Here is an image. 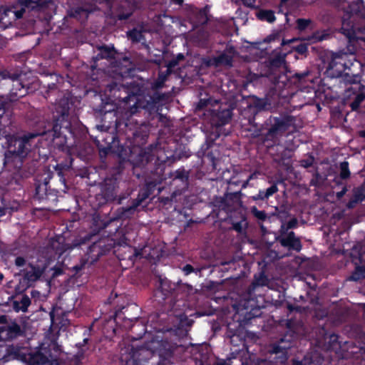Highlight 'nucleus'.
Returning a JSON list of instances; mask_svg holds the SVG:
<instances>
[{
    "label": "nucleus",
    "instance_id": "1",
    "mask_svg": "<svg viewBox=\"0 0 365 365\" xmlns=\"http://www.w3.org/2000/svg\"><path fill=\"white\" fill-rule=\"evenodd\" d=\"M109 91L113 93L115 98L120 102L130 106V110L125 112L122 118L117 115V106L113 101H102L101 104L94 109L96 118H100L101 123H106L107 118L109 124L115 123V128H125L126 133L132 136L138 143H145L149 136V130L143 123H138L133 115L138 112V96L134 93H130L129 88L124 85H118L116 83H110Z\"/></svg>",
    "mask_w": 365,
    "mask_h": 365
},
{
    "label": "nucleus",
    "instance_id": "2",
    "mask_svg": "<svg viewBox=\"0 0 365 365\" xmlns=\"http://www.w3.org/2000/svg\"><path fill=\"white\" fill-rule=\"evenodd\" d=\"M33 138V135L6 136L7 150L4 153L1 180L8 190H20L24 180L36 172V163L25 161L31 151Z\"/></svg>",
    "mask_w": 365,
    "mask_h": 365
},
{
    "label": "nucleus",
    "instance_id": "3",
    "mask_svg": "<svg viewBox=\"0 0 365 365\" xmlns=\"http://www.w3.org/2000/svg\"><path fill=\"white\" fill-rule=\"evenodd\" d=\"M269 279L264 272L255 274L252 284L249 286L247 293L240 299L239 302L234 306L236 314L239 315V323L228 324L225 335L230 339V343L237 346L239 342L242 341L243 329L242 325H247L251 320L261 316V309L263 304L264 297L262 295L256 296L255 289L257 287H262L268 284Z\"/></svg>",
    "mask_w": 365,
    "mask_h": 365
},
{
    "label": "nucleus",
    "instance_id": "4",
    "mask_svg": "<svg viewBox=\"0 0 365 365\" xmlns=\"http://www.w3.org/2000/svg\"><path fill=\"white\" fill-rule=\"evenodd\" d=\"M173 349L166 340L158 341L141 346L131 345L128 354H122L124 365H169Z\"/></svg>",
    "mask_w": 365,
    "mask_h": 365
},
{
    "label": "nucleus",
    "instance_id": "5",
    "mask_svg": "<svg viewBox=\"0 0 365 365\" xmlns=\"http://www.w3.org/2000/svg\"><path fill=\"white\" fill-rule=\"evenodd\" d=\"M71 101L63 96L55 105L56 115H53L51 132L55 148L63 152H69L70 148L76 143V135L69 119ZM50 132V130H48Z\"/></svg>",
    "mask_w": 365,
    "mask_h": 365
},
{
    "label": "nucleus",
    "instance_id": "6",
    "mask_svg": "<svg viewBox=\"0 0 365 365\" xmlns=\"http://www.w3.org/2000/svg\"><path fill=\"white\" fill-rule=\"evenodd\" d=\"M232 116V108L230 105L221 104L217 109L209 111L207 122L203 125V131L205 134V142L201 146L202 155L210 160L213 164L216 159L210 150L215 141L220 138L224 125L229 123Z\"/></svg>",
    "mask_w": 365,
    "mask_h": 365
},
{
    "label": "nucleus",
    "instance_id": "7",
    "mask_svg": "<svg viewBox=\"0 0 365 365\" xmlns=\"http://www.w3.org/2000/svg\"><path fill=\"white\" fill-rule=\"evenodd\" d=\"M78 351L74 355L67 356L64 361L59 359L62 350L61 346L56 342H51L47 347L30 354L28 365H82V360L85 356L82 342L76 344Z\"/></svg>",
    "mask_w": 365,
    "mask_h": 365
},
{
    "label": "nucleus",
    "instance_id": "8",
    "mask_svg": "<svg viewBox=\"0 0 365 365\" xmlns=\"http://www.w3.org/2000/svg\"><path fill=\"white\" fill-rule=\"evenodd\" d=\"M187 287L175 284L167 278H159V284L153 292V299L160 306L168 305V309L175 312L186 306Z\"/></svg>",
    "mask_w": 365,
    "mask_h": 365
},
{
    "label": "nucleus",
    "instance_id": "9",
    "mask_svg": "<svg viewBox=\"0 0 365 365\" xmlns=\"http://www.w3.org/2000/svg\"><path fill=\"white\" fill-rule=\"evenodd\" d=\"M96 128L100 131L99 134L95 137L90 135V137L99 150H103L106 153L113 152L123 155V147L120 143L118 135L121 133L125 134L127 140L132 141L134 146L140 147L145 144L135 142L132 136H129L126 133L124 126H123L122 129H117L115 128V123L106 125V123H103L97 125Z\"/></svg>",
    "mask_w": 365,
    "mask_h": 365
},
{
    "label": "nucleus",
    "instance_id": "10",
    "mask_svg": "<svg viewBox=\"0 0 365 365\" xmlns=\"http://www.w3.org/2000/svg\"><path fill=\"white\" fill-rule=\"evenodd\" d=\"M296 119L287 113L271 115L264 123L267 133L262 135V143L267 147L271 148L277 143L279 138L288 132L291 127L295 125Z\"/></svg>",
    "mask_w": 365,
    "mask_h": 365
},
{
    "label": "nucleus",
    "instance_id": "11",
    "mask_svg": "<svg viewBox=\"0 0 365 365\" xmlns=\"http://www.w3.org/2000/svg\"><path fill=\"white\" fill-rule=\"evenodd\" d=\"M357 19L365 20V6L363 0L353 1L344 8L340 30L349 42L356 41L358 38L356 34L362 32L363 28L354 24Z\"/></svg>",
    "mask_w": 365,
    "mask_h": 365
},
{
    "label": "nucleus",
    "instance_id": "12",
    "mask_svg": "<svg viewBox=\"0 0 365 365\" xmlns=\"http://www.w3.org/2000/svg\"><path fill=\"white\" fill-rule=\"evenodd\" d=\"M326 70L324 75L330 78H342L346 85L354 81V75L350 76L349 73H344L346 69L350 70L351 63L347 60L345 54L332 53L327 61H324Z\"/></svg>",
    "mask_w": 365,
    "mask_h": 365
},
{
    "label": "nucleus",
    "instance_id": "13",
    "mask_svg": "<svg viewBox=\"0 0 365 365\" xmlns=\"http://www.w3.org/2000/svg\"><path fill=\"white\" fill-rule=\"evenodd\" d=\"M170 75L169 71H160L158 78L151 83V90L145 97V106L151 110H158L162 105H165L168 95L160 91L165 86V83Z\"/></svg>",
    "mask_w": 365,
    "mask_h": 365
},
{
    "label": "nucleus",
    "instance_id": "14",
    "mask_svg": "<svg viewBox=\"0 0 365 365\" xmlns=\"http://www.w3.org/2000/svg\"><path fill=\"white\" fill-rule=\"evenodd\" d=\"M133 320L126 319L122 310L119 309L113 315V322L120 327L129 329L131 333V337L133 340L141 339L147 331L146 325L142 322L135 318L134 323Z\"/></svg>",
    "mask_w": 365,
    "mask_h": 365
},
{
    "label": "nucleus",
    "instance_id": "15",
    "mask_svg": "<svg viewBox=\"0 0 365 365\" xmlns=\"http://www.w3.org/2000/svg\"><path fill=\"white\" fill-rule=\"evenodd\" d=\"M114 242L108 237L101 238L93 242L88 248L86 260L91 264L96 262L101 257L110 252L113 248Z\"/></svg>",
    "mask_w": 365,
    "mask_h": 365
},
{
    "label": "nucleus",
    "instance_id": "16",
    "mask_svg": "<svg viewBox=\"0 0 365 365\" xmlns=\"http://www.w3.org/2000/svg\"><path fill=\"white\" fill-rule=\"evenodd\" d=\"M295 339V332L287 331L275 343L272 344L269 352L276 355L279 354V362H285L287 359V350L293 346Z\"/></svg>",
    "mask_w": 365,
    "mask_h": 365
},
{
    "label": "nucleus",
    "instance_id": "17",
    "mask_svg": "<svg viewBox=\"0 0 365 365\" xmlns=\"http://www.w3.org/2000/svg\"><path fill=\"white\" fill-rule=\"evenodd\" d=\"M241 191H235L229 192L227 191L223 196H215L213 199L212 204L214 207L225 211V212H231L236 207L240 206Z\"/></svg>",
    "mask_w": 365,
    "mask_h": 365
},
{
    "label": "nucleus",
    "instance_id": "18",
    "mask_svg": "<svg viewBox=\"0 0 365 365\" xmlns=\"http://www.w3.org/2000/svg\"><path fill=\"white\" fill-rule=\"evenodd\" d=\"M97 200L99 204H105L110 202L118 201V204L121 203V198H117V186L115 180L106 179L101 187V192L97 195Z\"/></svg>",
    "mask_w": 365,
    "mask_h": 365
},
{
    "label": "nucleus",
    "instance_id": "19",
    "mask_svg": "<svg viewBox=\"0 0 365 365\" xmlns=\"http://www.w3.org/2000/svg\"><path fill=\"white\" fill-rule=\"evenodd\" d=\"M51 175V173H48L47 176L43 179V183L36 182L35 184L34 198L39 201L54 200L56 199L58 193V190H51L48 186L49 181L52 178Z\"/></svg>",
    "mask_w": 365,
    "mask_h": 365
},
{
    "label": "nucleus",
    "instance_id": "20",
    "mask_svg": "<svg viewBox=\"0 0 365 365\" xmlns=\"http://www.w3.org/2000/svg\"><path fill=\"white\" fill-rule=\"evenodd\" d=\"M25 334V330L16 322H5L0 326V340L12 341Z\"/></svg>",
    "mask_w": 365,
    "mask_h": 365
},
{
    "label": "nucleus",
    "instance_id": "21",
    "mask_svg": "<svg viewBox=\"0 0 365 365\" xmlns=\"http://www.w3.org/2000/svg\"><path fill=\"white\" fill-rule=\"evenodd\" d=\"M28 267L29 269L22 270L24 279L28 283H33L40 279L47 269V264L44 261L37 260L29 262Z\"/></svg>",
    "mask_w": 365,
    "mask_h": 365
},
{
    "label": "nucleus",
    "instance_id": "22",
    "mask_svg": "<svg viewBox=\"0 0 365 365\" xmlns=\"http://www.w3.org/2000/svg\"><path fill=\"white\" fill-rule=\"evenodd\" d=\"M310 74L309 71L302 73H295L292 76H288L285 74L280 75L276 83L279 87L284 88H289L292 84H294L297 87H299L302 83L307 81H312L307 79Z\"/></svg>",
    "mask_w": 365,
    "mask_h": 365
},
{
    "label": "nucleus",
    "instance_id": "23",
    "mask_svg": "<svg viewBox=\"0 0 365 365\" xmlns=\"http://www.w3.org/2000/svg\"><path fill=\"white\" fill-rule=\"evenodd\" d=\"M276 240L282 247L287 248L289 251L299 252L302 248L300 239L295 236V233L293 231L285 233L279 232V235L276 237Z\"/></svg>",
    "mask_w": 365,
    "mask_h": 365
},
{
    "label": "nucleus",
    "instance_id": "24",
    "mask_svg": "<svg viewBox=\"0 0 365 365\" xmlns=\"http://www.w3.org/2000/svg\"><path fill=\"white\" fill-rule=\"evenodd\" d=\"M352 95L354 96V98L349 106L351 110H357L365 99V94L361 91V85L355 83L354 80L346 84L344 93L345 98H351Z\"/></svg>",
    "mask_w": 365,
    "mask_h": 365
},
{
    "label": "nucleus",
    "instance_id": "25",
    "mask_svg": "<svg viewBox=\"0 0 365 365\" xmlns=\"http://www.w3.org/2000/svg\"><path fill=\"white\" fill-rule=\"evenodd\" d=\"M18 3L27 9L48 13L55 10L56 7L53 0H18Z\"/></svg>",
    "mask_w": 365,
    "mask_h": 365
},
{
    "label": "nucleus",
    "instance_id": "26",
    "mask_svg": "<svg viewBox=\"0 0 365 365\" xmlns=\"http://www.w3.org/2000/svg\"><path fill=\"white\" fill-rule=\"evenodd\" d=\"M230 218V222L232 228L237 233L242 234L246 232L248 227V222L245 213L240 210H233L231 212H226Z\"/></svg>",
    "mask_w": 365,
    "mask_h": 365
},
{
    "label": "nucleus",
    "instance_id": "27",
    "mask_svg": "<svg viewBox=\"0 0 365 365\" xmlns=\"http://www.w3.org/2000/svg\"><path fill=\"white\" fill-rule=\"evenodd\" d=\"M26 354L22 352V347L10 345L7 347L0 345V364H4L12 359H24Z\"/></svg>",
    "mask_w": 365,
    "mask_h": 365
},
{
    "label": "nucleus",
    "instance_id": "28",
    "mask_svg": "<svg viewBox=\"0 0 365 365\" xmlns=\"http://www.w3.org/2000/svg\"><path fill=\"white\" fill-rule=\"evenodd\" d=\"M133 71V68L132 62L127 56L123 57L119 61H116L112 69V72L115 74V78H119L128 77Z\"/></svg>",
    "mask_w": 365,
    "mask_h": 365
},
{
    "label": "nucleus",
    "instance_id": "29",
    "mask_svg": "<svg viewBox=\"0 0 365 365\" xmlns=\"http://www.w3.org/2000/svg\"><path fill=\"white\" fill-rule=\"evenodd\" d=\"M89 12L82 6L72 7L67 11V14L63 19L62 26L67 28L70 26V19H74L81 23L86 21L88 17Z\"/></svg>",
    "mask_w": 365,
    "mask_h": 365
},
{
    "label": "nucleus",
    "instance_id": "30",
    "mask_svg": "<svg viewBox=\"0 0 365 365\" xmlns=\"http://www.w3.org/2000/svg\"><path fill=\"white\" fill-rule=\"evenodd\" d=\"M11 73L17 74L18 77L16 79H11L13 81V85L9 96L11 101H16L25 96L27 91L25 88V86L21 82V74L17 72H11Z\"/></svg>",
    "mask_w": 365,
    "mask_h": 365
},
{
    "label": "nucleus",
    "instance_id": "31",
    "mask_svg": "<svg viewBox=\"0 0 365 365\" xmlns=\"http://www.w3.org/2000/svg\"><path fill=\"white\" fill-rule=\"evenodd\" d=\"M88 240V239L86 237L75 239L71 244L58 243L56 246L55 245V242H53L52 247L55 250L56 255H58V257H60L67 251L71 250L76 247H81L82 245L86 244Z\"/></svg>",
    "mask_w": 365,
    "mask_h": 365
},
{
    "label": "nucleus",
    "instance_id": "32",
    "mask_svg": "<svg viewBox=\"0 0 365 365\" xmlns=\"http://www.w3.org/2000/svg\"><path fill=\"white\" fill-rule=\"evenodd\" d=\"M286 56L287 53L278 52L265 61L266 67L268 68L270 74L273 73L285 64Z\"/></svg>",
    "mask_w": 365,
    "mask_h": 365
},
{
    "label": "nucleus",
    "instance_id": "33",
    "mask_svg": "<svg viewBox=\"0 0 365 365\" xmlns=\"http://www.w3.org/2000/svg\"><path fill=\"white\" fill-rule=\"evenodd\" d=\"M150 195V192L148 188L143 190H140L138 195V197L132 200V203L130 206L125 208L123 207L124 210V215H125L126 212L130 214L132 213L138 206L142 204L144 200L149 197Z\"/></svg>",
    "mask_w": 365,
    "mask_h": 365
},
{
    "label": "nucleus",
    "instance_id": "34",
    "mask_svg": "<svg viewBox=\"0 0 365 365\" xmlns=\"http://www.w3.org/2000/svg\"><path fill=\"white\" fill-rule=\"evenodd\" d=\"M14 21L11 9H0V31L11 26Z\"/></svg>",
    "mask_w": 365,
    "mask_h": 365
},
{
    "label": "nucleus",
    "instance_id": "35",
    "mask_svg": "<svg viewBox=\"0 0 365 365\" xmlns=\"http://www.w3.org/2000/svg\"><path fill=\"white\" fill-rule=\"evenodd\" d=\"M268 105L266 98L255 97L252 101L248 105L247 108L252 114L255 115L257 113L265 110Z\"/></svg>",
    "mask_w": 365,
    "mask_h": 365
},
{
    "label": "nucleus",
    "instance_id": "36",
    "mask_svg": "<svg viewBox=\"0 0 365 365\" xmlns=\"http://www.w3.org/2000/svg\"><path fill=\"white\" fill-rule=\"evenodd\" d=\"M31 304V299L26 294H21L19 297H17L15 300L13 302V308L14 309L19 312L20 311L23 312H26L28 310V307Z\"/></svg>",
    "mask_w": 365,
    "mask_h": 365
},
{
    "label": "nucleus",
    "instance_id": "37",
    "mask_svg": "<svg viewBox=\"0 0 365 365\" xmlns=\"http://www.w3.org/2000/svg\"><path fill=\"white\" fill-rule=\"evenodd\" d=\"M277 191L278 187L276 183H274L266 190H259L258 193L255 195H253L252 198L254 201L265 200H267L270 196H272Z\"/></svg>",
    "mask_w": 365,
    "mask_h": 365
},
{
    "label": "nucleus",
    "instance_id": "38",
    "mask_svg": "<svg viewBox=\"0 0 365 365\" xmlns=\"http://www.w3.org/2000/svg\"><path fill=\"white\" fill-rule=\"evenodd\" d=\"M351 176V172L349 170V164L347 161H343L339 164V173L334 178V181L336 184H342L341 180H346Z\"/></svg>",
    "mask_w": 365,
    "mask_h": 365
},
{
    "label": "nucleus",
    "instance_id": "39",
    "mask_svg": "<svg viewBox=\"0 0 365 365\" xmlns=\"http://www.w3.org/2000/svg\"><path fill=\"white\" fill-rule=\"evenodd\" d=\"M69 158V163H58L55 168L58 180L61 183V185H63L64 188H67V187L66 185V178L64 177L63 171L69 170L72 166L73 158L71 157Z\"/></svg>",
    "mask_w": 365,
    "mask_h": 365
},
{
    "label": "nucleus",
    "instance_id": "40",
    "mask_svg": "<svg viewBox=\"0 0 365 365\" xmlns=\"http://www.w3.org/2000/svg\"><path fill=\"white\" fill-rule=\"evenodd\" d=\"M156 150L157 145L153 144L150 145L145 150L140 149L139 153L140 160L142 162L145 160L146 163L152 161L155 158Z\"/></svg>",
    "mask_w": 365,
    "mask_h": 365
},
{
    "label": "nucleus",
    "instance_id": "41",
    "mask_svg": "<svg viewBox=\"0 0 365 365\" xmlns=\"http://www.w3.org/2000/svg\"><path fill=\"white\" fill-rule=\"evenodd\" d=\"M365 200V194L362 188H357L354 191L352 197L347 203L349 208H353L356 204L363 202Z\"/></svg>",
    "mask_w": 365,
    "mask_h": 365
},
{
    "label": "nucleus",
    "instance_id": "42",
    "mask_svg": "<svg viewBox=\"0 0 365 365\" xmlns=\"http://www.w3.org/2000/svg\"><path fill=\"white\" fill-rule=\"evenodd\" d=\"M365 279V266L356 265L351 274L348 277V280L358 282Z\"/></svg>",
    "mask_w": 365,
    "mask_h": 365
},
{
    "label": "nucleus",
    "instance_id": "43",
    "mask_svg": "<svg viewBox=\"0 0 365 365\" xmlns=\"http://www.w3.org/2000/svg\"><path fill=\"white\" fill-rule=\"evenodd\" d=\"M257 17L259 20L266 21L268 23H274L276 21L274 12L272 10H266V9L260 10L257 13Z\"/></svg>",
    "mask_w": 365,
    "mask_h": 365
},
{
    "label": "nucleus",
    "instance_id": "44",
    "mask_svg": "<svg viewBox=\"0 0 365 365\" xmlns=\"http://www.w3.org/2000/svg\"><path fill=\"white\" fill-rule=\"evenodd\" d=\"M163 106L164 105H162L160 108H158V110H151L145 106V100L141 102L138 99V103L137 104L138 109L139 108H142L145 109V110H147L150 115H153V114L155 115L156 117L158 118V120L160 122H163V120L166 118V117L160 113L163 109Z\"/></svg>",
    "mask_w": 365,
    "mask_h": 365
},
{
    "label": "nucleus",
    "instance_id": "45",
    "mask_svg": "<svg viewBox=\"0 0 365 365\" xmlns=\"http://www.w3.org/2000/svg\"><path fill=\"white\" fill-rule=\"evenodd\" d=\"M214 61L217 66L219 65H225L230 66L232 62V57L226 53H222L220 55L217 56L214 58Z\"/></svg>",
    "mask_w": 365,
    "mask_h": 365
},
{
    "label": "nucleus",
    "instance_id": "46",
    "mask_svg": "<svg viewBox=\"0 0 365 365\" xmlns=\"http://www.w3.org/2000/svg\"><path fill=\"white\" fill-rule=\"evenodd\" d=\"M298 226V220L296 217H292L287 222H282L279 229V232H289V230L295 229Z\"/></svg>",
    "mask_w": 365,
    "mask_h": 365
},
{
    "label": "nucleus",
    "instance_id": "47",
    "mask_svg": "<svg viewBox=\"0 0 365 365\" xmlns=\"http://www.w3.org/2000/svg\"><path fill=\"white\" fill-rule=\"evenodd\" d=\"M174 180H179L183 184H187L189 180V172L184 168L178 169L173 174Z\"/></svg>",
    "mask_w": 365,
    "mask_h": 365
},
{
    "label": "nucleus",
    "instance_id": "48",
    "mask_svg": "<svg viewBox=\"0 0 365 365\" xmlns=\"http://www.w3.org/2000/svg\"><path fill=\"white\" fill-rule=\"evenodd\" d=\"M248 181H249V179H247V180H241L240 179H239V178L237 176H232L227 181V184L229 185L227 189H230V188L231 189V187L232 185H234V186H239L240 185L242 186V188H245V187H247V185L248 184Z\"/></svg>",
    "mask_w": 365,
    "mask_h": 365
},
{
    "label": "nucleus",
    "instance_id": "49",
    "mask_svg": "<svg viewBox=\"0 0 365 365\" xmlns=\"http://www.w3.org/2000/svg\"><path fill=\"white\" fill-rule=\"evenodd\" d=\"M127 34L133 42H140L144 38L143 33L136 29L128 31Z\"/></svg>",
    "mask_w": 365,
    "mask_h": 365
},
{
    "label": "nucleus",
    "instance_id": "50",
    "mask_svg": "<svg viewBox=\"0 0 365 365\" xmlns=\"http://www.w3.org/2000/svg\"><path fill=\"white\" fill-rule=\"evenodd\" d=\"M252 215L258 220L264 222L268 218L267 214L264 210H259L255 206L250 208Z\"/></svg>",
    "mask_w": 365,
    "mask_h": 365
},
{
    "label": "nucleus",
    "instance_id": "51",
    "mask_svg": "<svg viewBox=\"0 0 365 365\" xmlns=\"http://www.w3.org/2000/svg\"><path fill=\"white\" fill-rule=\"evenodd\" d=\"M110 221H106L105 222H103L102 221L98 220L96 218L93 219V227L94 231H96L97 232H100L101 230L106 228L109 224H110Z\"/></svg>",
    "mask_w": 365,
    "mask_h": 365
},
{
    "label": "nucleus",
    "instance_id": "52",
    "mask_svg": "<svg viewBox=\"0 0 365 365\" xmlns=\"http://www.w3.org/2000/svg\"><path fill=\"white\" fill-rule=\"evenodd\" d=\"M113 50L107 47V46H102L101 48V52L98 54L100 56L101 58H110L113 57Z\"/></svg>",
    "mask_w": 365,
    "mask_h": 365
},
{
    "label": "nucleus",
    "instance_id": "53",
    "mask_svg": "<svg viewBox=\"0 0 365 365\" xmlns=\"http://www.w3.org/2000/svg\"><path fill=\"white\" fill-rule=\"evenodd\" d=\"M88 261L86 259H82L79 264L73 266L71 268L72 272H73V276L78 275L85 267L86 264H87Z\"/></svg>",
    "mask_w": 365,
    "mask_h": 365
},
{
    "label": "nucleus",
    "instance_id": "54",
    "mask_svg": "<svg viewBox=\"0 0 365 365\" xmlns=\"http://www.w3.org/2000/svg\"><path fill=\"white\" fill-rule=\"evenodd\" d=\"M292 49L300 55H305L308 51V45L306 43H300L297 46H292Z\"/></svg>",
    "mask_w": 365,
    "mask_h": 365
},
{
    "label": "nucleus",
    "instance_id": "55",
    "mask_svg": "<svg viewBox=\"0 0 365 365\" xmlns=\"http://www.w3.org/2000/svg\"><path fill=\"white\" fill-rule=\"evenodd\" d=\"M18 77L17 74L11 73V71L3 70L0 71V80L2 79H16Z\"/></svg>",
    "mask_w": 365,
    "mask_h": 365
},
{
    "label": "nucleus",
    "instance_id": "56",
    "mask_svg": "<svg viewBox=\"0 0 365 365\" xmlns=\"http://www.w3.org/2000/svg\"><path fill=\"white\" fill-rule=\"evenodd\" d=\"M314 162V158L312 155H310L307 158L301 160L299 161V165L304 168H308L313 165Z\"/></svg>",
    "mask_w": 365,
    "mask_h": 365
},
{
    "label": "nucleus",
    "instance_id": "57",
    "mask_svg": "<svg viewBox=\"0 0 365 365\" xmlns=\"http://www.w3.org/2000/svg\"><path fill=\"white\" fill-rule=\"evenodd\" d=\"M312 363V359L308 358L305 356L302 360H298L297 359H292V365H309Z\"/></svg>",
    "mask_w": 365,
    "mask_h": 365
},
{
    "label": "nucleus",
    "instance_id": "58",
    "mask_svg": "<svg viewBox=\"0 0 365 365\" xmlns=\"http://www.w3.org/2000/svg\"><path fill=\"white\" fill-rule=\"evenodd\" d=\"M310 20L305 19H298L297 20V26L299 30H305L310 24Z\"/></svg>",
    "mask_w": 365,
    "mask_h": 365
},
{
    "label": "nucleus",
    "instance_id": "59",
    "mask_svg": "<svg viewBox=\"0 0 365 365\" xmlns=\"http://www.w3.org/2000/svg\"><path fill=\"white\" fill-rule=\"evenodd\" d=\"M322 178L321 175L316 170L315 173L313 175V178H312L310 181V185L319 187L321 185L320 180Z\"/></svg>",
    "mask_w": 365,
    "mask_h": 365
},
{
    "label": "nucleus",
    "instance_id": "60",
    "mask_svg": "<svg viewBox=\"0 0 365 365\" xmlns=\"http://www.w3.org/2000/svg\"><path fill=\"white\" fill-rule=\"evenodd\" d=\"M26 9L24 8V6H21V9H19V10H13L12 9V15L14 16V21H16V19H19L22 18L24 14L26 11Z\"/></svg>",
    "mask_w": 365,
    "mask_h": 365
},
{
    "label": "nucleus",
    "instance_id": "61",
    "mask_svg": "<svg viewBox=\"0 0 365 365\" xmlns=\"http://www.w3.org/2000/svg\"><path fill=\"white\" fill-rule=\"evenodd\" d=\"M329 36V35L328 34L325 33V31H322V32L317 31V32L314 33L313 37L317 41H322L323 40L327 39Z\"/></svg>",
    "mask_w": 365,
    "mask_h": 365
},
{
    "label": "nucleus",
    "instance_id": "62",
    "mask_svg": "<svg viewBox=\"0 0 365 365\" xmlns=\"http://www.w3.org/2000/svg\"><path fill=\"white\" fill-rule=\"evenodd\" d=\"M143 257V250L138 249L136 247H134V252L133 254L129 257V259L130 260H135L136 258H142Z\"/></svg>",
    "mask_w": 365,
    "mask_h": 365
},
{
    "label": "nucleus",
    "instance_id": "63",
    "mask_svg": "<svg viewBox=\"0 0 365 365\" xmlns=\"http://www.w3.org/2000/svg\"><path fill=\"white\" fill-rule=\"evenodd\" d=\"M14 264L17 267H22L26 265V260L24 257L19 256L15 259Z\"/></svg>",
    "mask_w": 365,
    "mask_h": 365
},
{
    "label": "nucleus",
    "instance_id": "64",
    "mask_svg": "<svg viewBox=\"0 0 365 365\" xmlns=\"http://www.w3.org/2000/svg\"><path fill=\"white\" fill-rule=\"evenodd\" d=\"M178 63V59L173 58L170 60L167 64V70L165 71H169V73L170 74L172 69L175 68Z\"/></svg>",
    "mask_w": 365,
    "mask_h": 365
}]
</instances>
